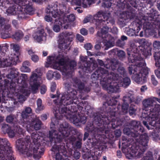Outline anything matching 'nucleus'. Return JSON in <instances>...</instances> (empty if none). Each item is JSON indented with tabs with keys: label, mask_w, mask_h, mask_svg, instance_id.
Returning <instances> with one entry per match:
<instances>
[{
	"label": "nucleus",
	"mask_w": 160,
	"mask_h": 160,
	"mask_svg": "<svg viewBox=\"0 0 160 160\" xmlns=\"http://www.w3.org/2000/svg\"><path fill=\"white\" fill-rule=\"evenodd\" d=\"M101 113H96L94 115L93 123L100 128H94L88 125L87 126L88 131L92 132L94 136L93 138V145L102 146L108 142V138L104 134H108L112 129H115L118 126H122L125 122L123 115L119 114L116 111L105 109Z\"/></svg>",
	"instance_id": "1"
},
{
	"label": "nucleus",
	"mask_w": 160,
	"mask_h": 160,
	"mask_svg": "<svg viewBox=\"0 0 160 160\" xmlns=\"http://www.w3.org/2000/svg\"><path fill=\"white\" fill-rule=\"evenodd\" d=\"M119 78L118 74L113 72H109L107 70L101 67L98 68L91 76L92 83L97 84L99 80L103 88L109 93L117 92L119 91V87L117 82Z\"/></svg>",
	"instance_id": "2"
},
{
	"label": "nucleus",
	"mask_w": 160,
	"mask_h": 160,
	"mask_svg": "<svg viewBox=\"0 0 160 160\" xmlns=\"http://www.w3.org/2000/svg\"><path fill=\"white\" fill-rule=\"evenodd\" d=\"M94 20L97 28H100L102 27L101 32L98 31L97 33V36L102 40H127V37L124 35L121 36L120 39L117 36L114 38L108 33L111 26L114 25L115 22L110 13L100 11L94 16Z\"/></svg>",
	"instance_id": "3"
},
{
	"label": "nucleus",
	"mask_w": 160,
	"mask_h": 160,
	"mask_svg": "<svg viewBox=\"0 0 160 160\" xmlns=\"http://www.w3.org/2000/svg\"><path fill=\"white\" fill-rule=\"evenodd\" d=\"M42 133L39 132H35L31 134V138L33 139L34 146L32 147V144H30L28 147V143L25 139L21 138L18 140L16 147L19 151L22 154L26 155L28 157L32 156L33 152V157L36 160L40 159L44 153V148H40L39 149L40 142L41 138H42Z\"/></svg>",
	"instance_id": "4"
},
{
	"label": "nucleus",
	"mask_w": 160,
	"mask_h": 160,
	"mask_svg": "<svg viewBox=\"0 0 160 160\" xmlns=\"http://www.w3.org/2000/svg\"><path fill=\"white\" fill-rule=\"evenodd\" d=\"M50 126L51 130L49 132V138L50 140L53 141L55 143L62 142L63 139L68 136L73 129L72 127H69V124L66 122L60 124L58 133L55 128V124L52 120Z\"/></svg>",
	"instance_id": "5"
},
{
	"label": "nucleus",
	"mask_w": 160,
	"mask_h": 160,
	"mask_svg": "<svg viewBox=\"0 0 160 160\" xmlns=\"http://www.w3.org/2000/svg\"><path fill=\"white\" fill-rule=\"evenodd\" d=\"M78 108L79 109V110L80 111V112H78V113L79 116V118H78V119L79 121H78V123L81 122L83 124L85 123L86 122V117L85 116L86 114H87L90 117H91L92 116L93 118V121L92 123H91L90 125L88 124L86 127V129L88 132L91 133L92 134V139L90 140V142L91 144L92 147H94L96 145H93L92 142L93 141L92 139L94 137V135L91 131H88L87 127L88 125L90 126H92L93 127V128L92 127V129H93L94 128H100V127H99L98 126H97L93 123V122L94 120V114L96 113H101L102 112H100L93 113L92 115H91V114H92V110L90 106L88 105V102L87 101H84V102L82 101L80 102L79 104L78 105Z\"/></svg>",
	"instance_id": "6"
},
{
	"label": "nucleus",
	"mask_w": 160,
	"mask_h": 160,
	"mask_svg": "<svg viewBox=\"0 0 160 160\" xmlns=\"http://www.w3.org/2000/svg\"><path fill=\"white\" fill-rule=\"evenodd\" d=\"M160 112V105L156 104L152 106L150 111L145 110L142 112V117L146 121H143V124L148 129H153L157 126V120L158 118Z\"/></svg>",
	"instance_id": "7"
},
{
	"label": "nucleus",
	"mask_w": 160,
	"mask_h": 160,
	"mask_svg": "<svg viewBox=\"0 0 160 160\" xmlns=\"http://www.w3.org/2000/svg\"><path fill=\"white\" fill-rule=\"evenodd\" d=\"M141 21L143 23V28L145 30L147 29H151L153 28H157L158 30V35H155L154 37L158 38L160 37V21L158 15L155 12L147 13L146 15H143L141 17Z\"/></svg>",
	"instance_id": "8"
},
{
	"label": "nucleus",
	"mask_w": 160,
	"mask_h": 160,
	"mask_svg": "<svg viewBox=\"0 0 160 160\" xmlns=\"http://www.w3.org/2000/svg\"><path fill=\"white\" fill-rule=\"evenodd\" d=\"M121 142L122 150L125 154L126 158L131 159L136 158L135 149L138 148L139 147H135L133 139L122 136Z\"/></svg>",
	"instance_id": "9"
},
{
	"label": "nucleus",
	"mask_w": 160,
	"mask_h": 160,
	"mask_svg": "<svg viewBox=\"0 0 160 160\" xmlns=\"http://www.w3.org/2000/svg\"><path fill=\"white\" fill-rule=\"evenodd\" d=\"M130 47L127 49V54L129 63H135L134 65H138V67L142 66L145 64V61L141 57V55L138 53L139 51L138 49L137 45H135V43L130 42Z\"/></svg>",
	"instance_id": "10"
},
{
	"label": "nucleus",
	"mask_w": 160,
	"mask_h": 160,
	"mask_svg": "<svg viewBox=\"0 0 160 160\" xmlns=\"http://www.w3.org/2000/svg\"><path fill=\"white\" fill-rule=\"evenodd\" d=\"M119 97V96L118 97H113L109 100H107L106 102L103 104L102 108H105V109L106 110L113 109V111H116V112H118L119 114L122 115H123L127 113L128 112L129 103L123 102L122 105L120 103H118V106L116 108V106L118 103V101L116 99Z\"/></svg>",
	"instance_id": "11"
},
{
	"label": "nucleus",
	"mask_w": 160,
	"mask_h": 160,
	"mask_svg": "<svg viewBox=\"0 0 160 160\" xmlns=\"http://www.w3.org/2000/svg\"><path fill=\"white\" fill-rule=\"evenodd\" d=\"M10 145L6 138H0V160H15Z\"/></svg>",
	"instance_id": "12"
},
{
	"label": "nucleus",
	"mask_w": 160,
	"mask_h": 160,
	"mask_svg": "<svg viewBox=\"0 0 160 160\" xmlns=\"http://www.w3.org/2000/svg\"><path fill=\"white\" fill-rule=\"evenodd\" d=\"M130 128L126 127L123 129V133L133 138H136L144 132V128L140 125L139 122L132 120L129 123Z\"/></svg>",
	"instance_id": "13"
},
{
	"label": "nucleus",
	"mask_w": 160,
	"mask_h": 160,
	"mask_svg": "<svg viewBox=\"0 0 160 160\" xmlns=\"http://www.w3.org/2000/svg\"><path fill=\"white\" fill-rule=\"evenodd\" d=\"M66 89L67 90V92H64L62 94L60 98V103L64 104H69L72 102H75V100L77 98V92L73 88H71V85L66 83L65 85Z\"/></svg>",
	"instance_id": "14"
},
{
	"label": "nucleus",
	"mask_w": 160,
	"mask_h": 160,
	"mask_svg": "<svg viewBox=\"0 0 160 160\" xmlns=\"http://www.w3.org/2000/svg\"><path fill=\"white\" fill-rule=\"evenodd\" d=\"M139 136V138L138 139L137 138V137L134 138L139 144L137 145L136 144H135V147H139L138 148L135 149L136 158H139L147 148L148 143L149 140L148 136L146 133H145L144 134L140 135Z\"/></svg>",
	"instance_id": "15"
},
{
	"label": "nucleus",
	"mask_w": 160,
	"mask_h": 160,
	"mask_svg": "<svg viewBox=\"0 0 160 160\" xmlns=\"http://www.w3.org/2000/svg\"><path fill=\"white\" fill-rule=\"evenodd\" d=\"M72 81L73 86L78 88L81 93L80 98L83 100L86 99L88 97L86 94L90 91L91 87L89 86H85L84 83L77 78H73Z\"/></svg>",
	"instance_id": "16"
},
{
	"label": "nucleus",
	"mask_w": 160,
	"mask_h": 160,
	"mask_svg": "<svg viewBox=\"0 0 160 160\" xmlns=\"http://www.w3.org/2000/svg\"><path fill=\"white\" fill-rule=\"evenodd\" d=\"M138 65H131L128 68V72L130 74H133L132 78L135 82L138 84H143L146 82L145 77L142 76L138 72V68L140 69V67Z\"/></svg>",
	"instance_id": "17"
},
{
	"label": "nucleus",
	"mask_w": 160,
	"mask_h": 160,
	"mask_svg": "<svg viewBox=\"0 0 160 160\" xmlns=\"http://www.w3.org/2000/svg\"><path fill=\"white\" fill-rule=\"evenodd\" d=\"M58 144L59 145L55 144L52 147L51 151L54 152L56 155L55 156L56 160H64L63 158L60 153H61L62 155L66 156L67 151L65 148V144L62 142H61Z\"/></svg>",
	"instance_id": "18"
},
{
	"label": "nucleus",
	"mask_w": 160,
	"mask_h": 160,
	"mask_svg": "<svg viewBox=\"0 0 160 160\" xmlns=\"http://www.w3.org/2000/svg\"><path fill=\"white\" fill-rule=\"evenodd\" d=\"M69 104H64L63 103H60V100L59 101L58 105V106L55 107L53 109V112L54 114L55 117L56 119L60 120L61 119L62 117L63 116H66L67 113L68 114L69 113L68 110V108L66 106L69 105L71 104H72L73 102Z\"/></svg>",
	"instance_id": "19"
},
{
	"label": "nucleus",
	"mask_w": 160,
	"mask_h": 160,
	"mask_svg": "<svg viewBox=\"0 0 160 160\" xmlns=\"http://www.w3.org/2000/svg\"><path fill=\"white\" fill-rule=\"evenodd\" d=\"M81 60L84 62L83 65L81 66V71H79L80 74H85L86 73H91L92 70H94L97 65L96 64H93V66L92 67V63L90 62H87V56L84 57L81 56L80 57Z\"/></svg>",
	"instance_id": "20"
},
{
	"label": "nucleus",
	"mask_w": 160,
	"mask_h": 160,
	"mask_svg": "<svg viewBox=\"0 0 160 160\" xmlns=\"http://www.w3.org/2000/svg\"><path fill=\"white\" fill-rule=\"evenodd\" d=\"M52 9H48L47 10V13H50V14L53 17L55 18H57L55 19L56 24H54L53 27V31L57 32H59L60 30V28L62 26V19L61 18L60 15L57 12H55L54 11H53Z\"/></svg>",
	"instance_id": "21"
},
{
	"label": "nucleus",
	"mask_w": 160,
	"mask_h": 160,
	"mask_svg": "<svg viewBox=\"0 0 160 160\" xmlns=\"http://www.w3.org/2000/svg\"><path fill=\"white\" fill-rule=\"evenodd\" d=\"M73 129L72 132H71L70 134L66 138H65L64 139H63L62 142L64 141L66 142V143L67 144V142L66 141L67 139H68L70 142V143H73L74 142L76 141L75 143V146L76 148L77 149H80L82 147V136H81L79 135L76 138L75 136L71 135L72 134H73V132H74V128H72ZM68 142V141H67Z\"/></svg>",
	"instance_id": "22"
},
{
	"label": "nucleus",
	"mask_w": 160,
	"mask_h": 160,
	"mask_svg": "<svg viewBox=\"0 0 160 160\" xmlns=\"http://www.w3.org/2000/svg\"><path fill=\"white\" fill-rule=\"evenodd\" d=\"M66 6L65 4L61 5L59 8V14L60 18L62 19L63 23L67 22H72L74 21L75 19V16L73 14H70L66 16L65 12H66Z\"/></svg>",
	"instance_id": "23"
},
{
	"label": "nucleus",
	"mask_w": 160,
	"mask_h": 160,
	"mask_svg": "<svg viewBox=\"0 0 160 160\" xmlns=\"http://www.w3.org/2000/svg\"><path fill=\"white\" fill-rule=\"evenodd\" d=\"M142 22L140 21L139 22H133L131 23V25L130 26L134 28V29L130 28L129 27L126 28L125 31L127 32V34L130 36H132L134 35H137L139 31L142 28Z\"/></svg>",
	"instance_id": "24"
},
{
	"label": "nucleus",
	"mask_w": 160,
	"mask_h": 160,
	"mask_svg": "<svg viewBox=\"0 0 160 160\" xmlns=\"http://www.w3.org/2000/svg\"><path fill=\"white\" fill-rule=\"evenodd\" d=\"M133 42L135 43V45H137L138 48H139L140 47L143 48L141 49L142 55L146 58L148 56L151 55V50L152 48L149 46L145 45V43H146L145 41H133Z\"/></svg>",
	"instance_id": "25"
},
{
	"label": "nucleus",
	"mask_w": 160,
	"mask_h": 160,
	"mask_svg": "<svg viewBox=\"0 0 160 160\" xmlns=\"http://www.w3.org/2000/svg\"><path fill=\"white\" fill-rule=\"evenodd\" d=\"M98 64L101 66L104 65V67L107 69L114 71L118 66V61L115 59H112L107 61V62L104 63L103 61L101 60H98Z\"/></svg>",
	"instance_id": "26"
},
{
	"label": "nucleus",
	"mask_w": 160,
	"mask_h": 160,
	"mask_svg": "<svg viewBox=\"0 0 160 160\" xmlns=\"http://www.w3.org/2000/svg\"><path fill=\"white\" fill-rule=\"evenodd\" d=\"M158 93L159 97L160 98V89L159 90ZM156 101L160 103V98L155 97H151L145 99L142 102L143 107L145 109L147 108H150V109L153 106V103L156 102Z\"/></svg>",
	"instance_id": "27"
},
{
	"label": "nucleus",
	"mask_w": 160,
	"mask_h": 160,
	"mask_svg": "<svg viewBox=\"0 0 160 160\" xmlns=\"http://www.w3.org/2000/svg\"><path fill=\"white\" fill-rule=\"evenodd\" d=\"M38 75L35 73H33L30 77V83L33 92L38 90L40 86L39 82L38 81Z\"/></svg>",
	"instance_id": "28"
},
{
	"label": "nucleus",
	"mask_w": 160,
	"mask_h": 160,
	"mask_svg": "<svg viewBox=\"0 0 160 160\" xmlns=\"http://www.w3.org/2000/svg\"><path fill=\"white\" fill-rule=\"evenodd\" d=\"M32 109L29 107H26L24 110L22 112L21 119V125L23 126L24 124L26 123L27 118L30 116V114L32 113Z\"/></svg>",
	"instance_id": "29"
},
{
	"label": "nucleus",
	"mask_w": 160,
	"mask_h": 160,
	"mask_svg": "<svg viewBox=\"0 0 160 160\" xmlns=\"http://www.w3.org/2000/svg\"><path fill=\"white\" fill-rule=\"evenodd\" d=\"M13 50L16 53L17 55L15 54L13 57H9L10 60L12 61V65L13 62L14 63L15 62L16 63H17L19 62V55H20L19 52L20 47L18 45L13 44Z\"/></svg>",
	"instance_id": "30"
},
{
	"label": "nucleus",
	"mask_w": 160,
	"mask_h": 160,
	"mask_svg": "<svg viewBox=\"0 0 160 160\" xmlns=\"http://www.w3.org/2000/svg\"><path fill=\"white\" fill-rule=\"evenodd\" d=\"M142 1L147 2L148 1V2H149V0H131L130 2L132 7L139 10L144 8L145 6V4L142 2Z\"/></svg>",
	"instance_id": "31"
},
{
	"label": "nucleus",
	"mask_w": 160,
	"mask_h": 160,
	"mask_svg": "<svg viewBox=\"0 0 160 160\" xmlns=\"http://www.w3.org/2000/svg\"><path fill=\"white\" fill-rule=\"evenodd\" d=\"M2 130L3 133H7L9 137L12 138L15 135V132L11 129V127L8 124L4 123L2 124Z\"/></svg>",
	"instance_id": "32"
},
{
	"label": "nucleus",
	"mask_w": 160,
	"mask_h": 160,
	"mask_svg": "<svg viewBox=\"0 0 160 160\" xmlns=\"http://www.w3.org/2000/svg\"><path fill=\"white\" fill-rule=\"evenodd\" d=\"M76 100L75 101H76V102H73L72 104H71L69 105H71L70 107L68 106V113H75L80 112V111L78 108V105L80 102H78L79 101L78 100V98L77 97V98H76Z\"/></svg>",
	"instance_id": "33"
},
{
	"label": "nucleus",
	"mask_w": 160,
	"mask_h": 160,
	"mask_svg": "<svg viewBox=\"0 0 160 160\" xmlns=\"http://www.w3.org/2000/svg\"><path fill=\"white\" fill-rule=\"evenodd\" d=\"M47 62L48 64L53 65V68L59 70H61L60 65L55 58V56H49L47 57Z\"/></svg>",
	"instance_id": "34"
},
{
	"label": "nucleus",
	"mask_w": 160,
	"mask_h": 160,
	"mask_svg": "<svg viewBox=\"0 0 160 160\" xmlns=\"http://www.w3.org/2000/svg\"><path fill=\"white\" fill-rule=\"evenodd\" d=\"M55 58L56 60H58V63L61 66H63L62 70L64 72H66L68 70V62L64 58H60V56L59 55L57 57L55 56Z\"/></svg>",
	"instance_id": "35"
},
{
	"label": "nucleus",
	"mask_w": 160,
	"mask_h": 160,
	"mask_svg": "<svg viewBox=\"0 0 160 160\" xmlns=\"http://www.w3.org/2000/svg\"><path fill=\"white\" fill-rule=\"evenodd\" d=\"M46 33H44V30L43 29L38 30L36 33L33 35L35 40H46Z\"/></svg>",
	"instance_id": "36"
},
{
	"label": "nucleus",
	"mask_w": 160,
	"mask_h": 160,
	"mask_svg": "<svg viewBox=\"0 0 160 160\" xmlns=\"http://www.w3.org/2000/svg\"><path fill=\"white\" fill-rule=\"evenodd\" d=\"M134 94L132 91H130L127 93L123 97V101L125 103L130 104L134 101Z\"/></svg>",
	"instance_id": "37"
},
{
	"label": "nucleus",
	"mask_w": 160,
	"mask_h": 160,
	"mask_svg": "<svg viewBox=\"0 0 160 160\" xmlns=\"http://www.w3.org/2000/svg\"><path fill=\"white\" fill-rule=\"evenodd\" d=\"M146 63H145V64L144 66H140V69L138 68V72L140 74H142V76L143 77H145L146 81H147L149 69L147 67H146Z\"/></svg>",
	"instance_id": "38"
},
{
	"label": "nucleus",
	"mask_w": 160,
	"mask_h": 160,
	"mask_svg": "<svg viewBox=\"0 0 160 160\" xmlns=\"http://www.w3.org/2000/svg\"><path fill=\"white\" fill-rule=\"evenodd\" d=\"M12 61L9 58H2L0 59V67L4 68L11 66Z\"/></svg>",
	"instance_id": "39"
},
{
	"label": "nucleus",
	"mask_w": 160,
	"mask_h": 160,
	"mask_svg": "<svg viewBox=\"0 0 160 160\" xmlns=\"http://www.w3.org/2000/svg\"><path fill=\"white\" fill-rule=\"evenodd\" d=\"M18 9V5H14L8 8L6 11L7 14L8 15H15Z\"/></svg>",
	"instance_id": "40"
},
{
	"label": "nucleus",
	"mask_w": 160,
	"mask_h": 160,
	"mask_svg": "<svg viewBox=\"0 0 160 160\" xmlns=\"http://www.w3.org/2000/svg\"><path fill=\"white\" fill-rule=\"evenodd\" d=\"M6 121L7 122L13 123L14 126H15L18 123L21 125V121H18L15 116L12 114L7 117Z\"/></svg>",
	"instance_id": "41"
},
{
	"label": "nucleus",
	"mask_w": 160,
	"mask_h": 160,
	"mask_svg": "<svg viewBox=\"0 0 160 160\" xmlns=\"http://www.w3.org/2000/svg\"><path fill=\"white\" fill-rule=\"evenodd\" d=\"M153 57L155 61V65L160 69V51L156 52L154 53Z\"/></svg>",
	"instance_id": "42"
},
{
	"label": "nucleus",
	"mask_w": 160,
	"mask_h": 160,
	"mask_svg": "<svg viewBox=\"0 0 160 160\" xmlns=\"http://www.w3.org/2000/svg\"><path fill=\"white\" fill-rule=\"evenodd\" d=\"M30 65V64L29 62L28 61L24 62L20 68L21 71L24 72H30L31 71V69L29 67Z\"/></svg>",
	"instance_id": "43"
},
{
	"label": "nucleus",
	"mask_w": 160,
	"mask_h": 160,
	"mask_svg": "<svg viewBox=\"0 0 160 160\" xmlns=\"http://www.w3.org/2000/svg\"><path fill=\"white\" fill-rule=\"evenodd\" d=\"M24 34L21 30H17L12 35V38L16 40H20L23 38Z\"/></svg>",
	"instance_id": "44"
},
{
	"label": "nucleus",
	"mask_w": 160,
	"mask_h": 160,
	"mask_svg": "<svg viewBox=\"0 0 160 160\" xmlns=\"http://www.w3.org/2000/svg\"><path fill=\"white\" fill-rule=\"evenodd\" d=\"M16 72H17L15 68H12L10 73L7 75V78L11 80H14L15 78H16L18 75V74Z\"/></svg>",
	"instance_id": "45"
},
{
	"label": "nucleus",
	"mask_w": 160,
	"mask_h": 160,
	"mask_svg": "<svg viewBox=\"0 0 160 160\" xmlns=\"http://www.w3.org/2000/svg\"><path fill=\"white\" fill-rule=\"evenodd\" d=\"M95 157L96 156L91 154L90 152H87L82 155L83 158L87 160H95Z\"/></svg>",
	"instance_id": "46"
},
{
	"label": "nucleus",
	"mask_w": 160,
	"mask_h": 160,
	"mask_svg": "<svg viewBox=\"0 0 160 160\" xmlns=\"http://www.w3.org/2000/svg\"><path fill=\"white\" fill-rule=\"evenodd\" d=\"M131 80L130 78L126 77L123 78L122 81L121 82V84L124 88H127L130 84Z\"/></svg>",
	"instance_id": "47"
},
{
	"label": "nucleus",
	"mask_w": 160,
	"mask_h": 160,
	"mask_svg": "<svg viewBox=\"0 0 160 160\" xmlns=\"http://www.w3.org/2000/svg\"><path fill=\"white\" fill-rule=\"evenodd\" d=\"M8 48L6 46L2 47V48L0 45V56L2 58H9L6 54V52H7Z\"/></svg>",
	"instance_id": "48"
},
{
	"label": "nucleus",
	"mask_w": 160,
	"mask_h": 160,
	"mask_svg": "<svg viewBox=\"0 0 160 160\" xmlns=\"http://www.w3.org/2000/svg\"><path fill=\"white\" fill-rule=\"evenodd\" d=\"M27 14L25 12H24L22 10L18 9L16 15H17V18L19 20H20L26 18Z\"/></svg>",
	"instance_id": "49"
},
{
	"label": "nucleus",
	"mask_w": 160,
	"mask_h": 160,
	"mask_svg": "<svg viewBox=\"0 0 160 160\" xmlns=\"http://www.w3.org/2000/svg\"><path fill=\"white\" fill-rule=\"evenodd\" d=\"M5 20L2 26L0 27V31H4L8 33L11 29V26L10 25L8 24L4 25Z\"/></svg>",
	"instance_id": "50"
},
{
	"label": "nucleus",
	"mask_w": 160,
	"mask_h": 160,
	"mask_svg": "<svg viewBox=\"0 0 160 160\" xmlns=\"http://www.w3.org/2000/svg\"><path fill=\"white\" fill-rule=\"evenodd\" d=\"M59 43V48L61 49H67L69 47V44H66L67 41H58Z\"/></svg>",
	"instance_id": "51"
},
{
	"label": "nucleus",
	"mask_w": 160,
	"mask_h": 160,
	"mask_svg": "<svg viewBox=\"0 0 160 160\" xmlns=\"http://www.w3.org/2000/svg\"><path fill=\"white\" fill-rule=\"evenodd\" d=\"M103 43H104L106 46L105 49L107 50L108 48L113 47L114 46V41H103Z\"/></svg>",
	"instance_id": "52"
},
{
	"label": "nucleus",
	"mask_w": 160,
	"mask_h": 160,
	"mask_svg": "<svg viewBox=\"0 0 160 160\" xmlns=\"http://www.w3.org/2000/svg\"><path fill=\"white\" fill-rule=\"evenodd\" d=\"M141 160H154L152 153L150 151L148 152Z\"/></svg>",
	"instance_id": "53"
},
{
	"label": "nucleus",
	"mask_w": 160,
	"mask_h": 160,
	"mask_svg": "<svg viewBox=\"0 0 160 160\" xmlns=\"http://www.w3.org/2000/svg\"><path fill=\"white\" fill-rule=\"evenodd\" d=\"M34 122L33 127L34 129L36 130H39L41 128V125L42 124V122L39 120H35Z\"/></svg>",
	"instance_id": "54"
},
{
	"label": "nucleus",
	"mask_w": 160,
	"mask_h": 160,
	"mask_svg": "<svg viewBox=\"0 0 160 160\" xmlns=\"http://www.w3.org/2000/svg\"><path fill=\"white\" fill-rule=\"evenodd\" d=\"M72 113H69L68 114V116H67L68 118H69L71 121H72L74 123H78V118L77 116L74 114H72Z\"/></svg>",
	"instance_id": "55"
},
{
	"label": "nucleus",
	"mask_w": 160,
	"mask_h": 160,
	"mask_svg": "<svg viewBox=\"0 0 160 160\" xmlns=\"http://www.w3.org/2000/svg\"><path fill=\"white\" fill-rule=\"evenodd\" d=\"M52 9V11H54L56 13L57 12V13H58V14H59L58 11L57 12L56 11H55L52 8H47V10H46V12L47 13L49 14V15H46L44 19L46 21L48 22H51L52 21V17H51V16H52V17H53L50 14V13H47V11L48 9Z\"/></svg>",
	"instance_id": "56"
},
{
	"label": "nucleus",
	"mask_w": 160,
	"mask_h": 160,
	"mask_svg": "<svg viewBox=\"0 0 160 160\" xmlns=\"http://www.w3.org/2000/svg\"><path fill=\"white\" fill-rule=\"evenodd\" d=\"M117 70L120 74L122 75L123 76L125 75L126 73V72L125 68L121 66H118V65L117 68H116V70H114V71L115 70Z\"/></svg>",
	"instance_id": "57"
},
{
	"label": "nucleus",
	"mask_w": 160,
	"mask_h": 160,
	"mask_svg": "<svg viewBox=\"0 0 160 160\" xmlns=\"http://www.w3.org/2000/svg\"><path fill=\"white\" fill-rule=\"evenodd\" d=\"M69 32H62L59 35V40H65V38L70 35Z\"/></svg>",
	"instance_id": "58"
},
{
	"label": "nucleus",
	"mask_w": 160,
	"mask_h": 160,
	"mask_svg": "<svg viewBox=\"0 0 160 160\" xmlns=\"http://www.w3.org/2000/svg\"><path fill=\"white\" fill-rule=\"evenodd\" d=\"M136 112V108L135 106L134 105L131 104L129 107L128 112L130 116H132L135 114Z\"/></svg>",
	"instance_id": "59"
},
{
	"label": "nucleus",
	"mask_w": 160,
	"mask_h": 160,
	"mask_svg": "<svg viewBox=\"0 0 160 160\" xmlns=\"http://www.w3.org/2000/svg\"><path fill=\"white\" fill-rule=\"evenodd\" d=\"M112 4L111 0H104L102 6L104 8H108L111 7Z\"/></svg>",
	"instance_id": "60"
},
{
	"label": "nucleus",
	"mask_w": 160,
	"mask_h": 160,
	"mask_svg": "<svg viewBox=\"0 0 160 160\" xmlns=\"http://www.w3.org/2000/svg\"><path fill=\"white\" fill-rule=\"evenodd\" d=\"M16 82L15 79L14 80H11L10 82V88L12 90H15L16 89Z\"/></svg>",
	"instance_id": "61"
},
{
	"label": "nucleus",
	"mask_w": 160,
	"mask_h": 160,
	"mask_svg": "<svg viewBox=\"0 0 160 160\" xmlns=\"http://www.w3.org/2000/svg\"><path fill=\"white\" fill-rule=\"evenodd\" d=\"M76 66V63L74 61H72L68 64V66L71 68H73Z\"/></svg>",
	"instance_id": "62"
},
{
	"label": "nucleus",
	"mask_w": 160,
	"mask_h": 160,
	"mask_svg": "<svg viewBox=\"0 0 160 160\" xmlns=\"http://www.w3.org/2000/svg\"><path fill=\"white\" fill-rule=\"evenodd\" d=\"M126 18H120L119 19L118 23L120 25H122V26H124L126 25Z\"/></svg>",
	"instance_id": "63"
},
{
	"label": "nucleus",
	"mask_w": 160,
	"mask_h": 160,
	"mask_svg": "<svg viewBox=\"0 0 160 160\" xmlns=\"http://www.w3.org/2000/svg\"><path fill=\"white\" fill-rule=\"evenodd\" d=\"M154 49H158V50L160 47V41H155L153 43Z\"/></svg>",
	"instance_id": "64"
}]
</instances>
